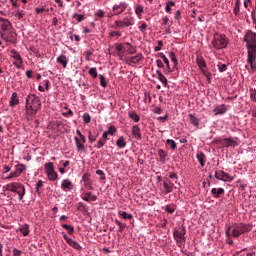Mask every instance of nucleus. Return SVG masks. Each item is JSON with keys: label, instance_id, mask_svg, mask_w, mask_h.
Wrapping results in <instances>:
<instances>
[{"label": "nucleus", "instance_id": "de8ad7c7", "mask_svg": "<svg viewBox=\"0 0 256 256\" xmlns=\"http://www.w3.org/2000/svg\"><path fill=\"white\" fill-rule=\"evenodd\" d=\"M98 77H99V80H100V85L102 87H107V80L105 79V76L100 74Z\"/></svg>", "mask_w": 256, "mask_h": 256}, {"label": "nucleus", "instance_id": "f8f14e48", "mask_svg": "<svg viewBox=\"0 0 256 256\" xmlns=\"http://www.w3.org/2000/svg\"><path fill=\"white\" fill-rule=\"evenodd\" d=\"M11 29H13L11 22L5 18H0V33L11 31Z\"/></svg>", "mask_w": 256, "mask_h": 256}, {"label": "nucleus", "instance_id": "ddd939ff", "mask_svg": "<svg viewBox=\"0 0 256 256\" xmlns=\"http://www.w3.org/2000/svg\"><path fill=\"white\" fill-rule=\"evenodd\" d=\"M63 239L66 241V243H68L70 247H73V249H76V251H81V249H83V247H81V245L78 244L77 241L69 238V236H67V234L65 233H63Z\"/></svg>", "mask_w": 256, "mask_h": 256}, {"label": "nucleus", "instance_id": "4d7b16f0", "mask_svg": "<svg viewBox=\"0 0 256 256\" xmlns=\"http://www.w3.org/2000/svg\"><path fill=\"white\" fill-rule=\"evenodd\" d=\"M158 46H155L154 47V51H161V49H162V47H163V41H161V40H158Z\"/></svg>", "mask_w": 256, "mask_h": 256}, {"label": "nucleus", "instance_id": "58836bf2", "mask_svg": "<svg viewBox=\"0 0 256 256\" xmlns=\"http://www.w3.org/2000/svg\"><path fill=\"white\" fill-rule=\"evenodd\" d=\"M224 146L225 147H233V146H235V142L231 138H225L224 139Z\"/></svg>", "mask_w": 256, "mask_h": 256}, {"label": "nucleus", "instance_id": "473e14b6", "mask_svg": "<svg viewBox=\"0 0 256 256\" xmlns=\"http://www.w3.org/2000/svg\"><path fill=\"white\" fill-rule=\"evenodd\" d=\"M158 57H160V59H163L165 65L167 66L168 71H171V66L169 65V59L167 58V56L160 52L158 53Z\"/></svg>", "mask_w": 256, "mask_h": 256}, {"label": "nucleus", "instance_id": "864d4df0", "mask_svg": "<svg viewBox=\"0 0 256 256\" xmlns=\"http://www.w3.org/2000/svg\"><path fill=\"white\" fill-rule=\"evenodd\" d=\"M217 67H218V71H220V73L225 72V70L227 69V65H226V64H221V63H219V64L217 65Z\"/></svg>", "mask_w": 256, "mask_h": 256}, {"label": "nucleus", "instance_id": "a19ab883", "mask_svg": "<svg viewBox=\"0 0 256 256\" xmlns=\"http://www.w3.org/2000/svg\"><path fill=\"white\" fill-rule=\"evenodd\" d=\"M119 215H120V217H122V219H133V215H131L125 211H120Z\"/></svg>", "mask_w": 256, "mask_h": 256}, {"label": "nucleus", "instance_id": "4be33fe9", "mask_svg": "<svg viewBox=\"0 0 256 256\" xmlns=\"http://www.w3.org/2000/svg\"><path fill=\"white\" fill-rule=\"evenodd\" d=\"M16 193L17 195H19V200L22 201L23 197H25V186L20 183L16 190Z\"/></svg>", "mask_w": 256, "mask_h": 256}, {"label": "nucleus", "instance_id": "f03ea898", "mask_svg": "<svg viewBox=\"0 0 256 256\" xmlns=\"http://www.w3.org/2000/svg\"><path fill=\"white\" fill-rule=\"evenodd\" d=\"M249 231H251V225L249 224H234L226 229V235L227 237L237 238L240 235H243V233H249Z\"/></svg>", "mask_w": 256, "mask_h": 256}, {"label": "nucleus", "instance_id": "c756f323", "mask_svg": "<svg viewBox=\"0 0 256 256\" xmlns=\"http://www.w3.org/2000/svg\"><path fill=\"white\" fill-rule=\"evenodd\" d=\"M57 63H60V65H62L64 68L67 67V63H68L67 56H65L63 54L60 55L57 58Z\"/></svg>", "mask_w": 256, "mask_h": 256}, {"label": "nucleus", "instance_id": "c9c22d12", "mask_svg": "<svg viewBox=\"0 0 256 256\" xmlns=\"http://www.w3.org/2000/svg\"><path fill=\"white\" fill-rule=\"evenodd\" d=\"M122 21L124 22L126 27H131V25L135 24V20L133 19V17H125Z\"/></svg>", "mask_w": 256, "mask_h": 256}, {"label": "nucleus", "instance_id": "1a4fd4ad", "mask_svg": "<svg viewBox=\"0 0 256 256\" xmlns=\"http://www.w3.org/2000/svg\"><path fill=\"white\" fill-rule=\"evenodd\" d=\"M187 233V230L185 229V226L181 227V230L175 229L173 232V237L177 243H181V241H185V235Z\"/></svg>", "mask_w": 256, "mask_h": 256}, {"label": "nucleus", "instance_id": "a878e982", "mask_svg": "<svg viewBox=\"0 0 256 256\" xmlns=\"http://www.w3.org/2000/svg\"><path fill=\"white\" fill-rule=\"evenodd\" d=\"M74 141L77 147V151H85V143L81 142L78 137H74Z\"/></svg>", "mask_w": 256, "mask_h": 256}, {"label": "nucleus", "instance_id": "680f3d73", "mask_svg": "<svg viewBox=\"0 0 256 256\" xmlns=\"http://www.w3.org/2000/svg\"><path fill=\"white\" fill-rule=\"evenodd\" d=\"M16 17H18V19H23V17H25V12L23 10L17 12Z\"/></svg>", "mask_w": 256, "mask_h": 256}, {"label": "nucleus", "instance_id": "ea45409f", "mask_svg": "<svg viewBox=\"0 0 256 256\" xmlns=\"http://www.w3.org/2000/svg\"><path fill=\"white\" fill-rule=\"evenodd\" d=\"M47 177L49 181H57V177H59V175L57 174V172L54 171L47 174Z\"/></svg>", "mask_w": 256, "mask_h": 256}, {"label": "nucleus", "instance_id": "f3484780", "mask_svg": "<svg viewBox=\"0 0 256 256\" xmlns=\"http://www.w3.org/2000/svg\"><path fill=\"white\" fill-rule=\"evenodd\" d=\"M82 181H83L84 187L86 189L93 190V185L91 183V180L89 179V174H87V173L83 174Z\"/></svg>", "mask_w": 256, "mask_h": 256}, {"label": "nucleus", "instance_id": "e2e57ef3", "mask_svg": "<svg viewBox=\"0 0 256 256\" xmlns=\"http://www.w3.org/2000/svg\"><path fill=\"white\" fill-rule=\"evenodd\" d=\"M104 145H105V142H103V140L100 139L96 145V148L101 149V147H103Z\"/></svg>", "mask_w": 256, "mask_h": 256}, {"label": "nucleus", "instance_id": "cd10ccee", "mask_svg": "<svg viewBox=\"0 0 256 256\" xmlns=\"http://www.w3.org/2000/svg\"><path fill=\"white\" fill-rule=\"evenodd\" d=\"M196 158L198 159L201 167H205V161H206V156L203 152H200L196 155Z\"/></svg>", "mask_w": 256, "mask_h": 256}, {"label": "nucleus", "instance_id": "a211bd4d", "mask_svg": "<svg viewBox=\"0 0 256 256\" xmlns=\"http://www.w3.org/2000/svg\"><path fill=\"white\" fill-rule=\"evenodd\" d=\"M211 194L213 195L214 199H219L221 195H225V189L223 188H212Z\"/></svg>", "mask_w": 256, "mask_h": 256}, {"label": "nucleus", "instance_id": "a18cd8bd", "mask_svg": "<svg viewBox=\"0 0 256 256\" xmlns=\"http://www.w3.org/2000/svg\"><path fill=\"white\" fill-rule=\"evenodd\" d=\"M88 73L93 77V79H97L98 77L97 68H90Z\"/></svg>", "mask_w": 256, "mask_h": 256}, {"label": "nucleus", "instance_id": "338daca9", "mask_svg": "<svg viewBox=\"0 0 256 256\" xmlns=\"http://www.w3.org/2000/svg\"><path fill=\"white\" fill-rule=\"evenodd\" d=\"M35 11H36L37 15H40V13H44L45 8L44 7H42V8H35Z\"/></svg>", "mask_w": 256, "mask_h": 256}, {"label": "nucleus", "instance_id": "3c124183", "mask_svg": "<svg viewBox=\"0 0 256 256\" xmlns=\"http://www.w3.org/2000/svg\"><path fill=\"white\" fill-rule=\"evenodd\" d=\"M83 121L84 123H91V115H89V113H85L83 116Z\"/></svg>", "mask_w": 256, "mask_h": 256}, {"label": "nucleus", "instance_id": "e433bc0d", "mask_svg": "<svg viewBox=\"0 0 256 256\" xmlns=\"http://www.w3.org/2000/svg\"><path fill=\"white\" fill-rule=\"evenodd\" d=\"M169 57H170L171 61L173 62L174 67H177V65H179V62L177 60V55L175 54V52H173V51L169 52Z\"/></svg>", "mask_w": 256, "mask_h": 256}, {"label": "nucleus", "instance_id": "20e7f679", "mask_svg": "<svg viewBox=\"0 0 256 256\" xmlns=\"http://www.w3.org/2000/svg\"><path fill=\"white\" fill-rule=\"evenodd\" d=\"M247 49V63L250 65L252 71H255V60H256V46L246 47Z\"/></svg>", "mask_w": 256, "mask_h": 256}, {"label": "nucleus", "instance_id": "dca6fc26", "mask_svg": "<svg viewBox=\"0 0 256 256\" xmlns=\"http://www.w3.org/2000/svg\"><path fill=\"white\" fill-rule=\"evenodd\" d=\"M61 188L64 191H72V189H73V182H71V180H69V179H64L62 181Z\"/></svg>", "mask_w": 256, "mask_h": 256}, {"label": "nucleus", "instance_id": "4c0bfd02", "mask_svg": "<svg viewBox=\"0 0 256 256\" xmlns=\"http://www.w3.org/2000/svg\"><path fill=\"white\" fill-rule=\"evenodd\" d=\"M97 137H99V132L97 133L94 132V134L91 132L88 133V139L90 143H94V141H97Z\"/></svg>", "mask_w": 256, "mask_h": 256}, {"label": "nucleus", "instance_id": "8fccbe9b", "mask_svg": "<svg viewBox=\"0 0 256 256\" xmlns=\"http://www.w3.org/2000/svg\"><path fill=\"white\" fill-rule=\"evenodd\" d=\"M127 45L129 46V48H128V53H129L130 55H135V53H137V49H135V48L133 47V45H131L130 43H127Z\"/></svg>", "mask_w": 256, "mask_h": 256}, {"label": "nucleus", "instance_id": "0eeeda50", "mask_svg": "<svg viewBox=\"0 0 256 256\" xmlns=\"http://www.w3.org/2000/svg\"><path fill=\"white\" fill-rule=\"evenodd\" d=\"M196 64L203 75H205L206 77H209V75H211V73H209V71L206 70L207 62H205V58H203V56H197Z\"/></svg>", "mask_w": 256, "mask_h": 256}, {"label": "nucleus", "instance_id": "5701e85b", "mask_svg": "<svg viewBox=\"0 0 256 256\" xmlns=\"http://www.w3.org/2000/svg\"><path fill=\"white\" fill-rule=\"evenodd\" d=\"M15 105H19V97L17 92H13L10 99V107H15Z\"/></svg>", "mask_w": 256, "mask_h": 256}, {"label": "nucleus", "instance_id": "4468645a", "mask_svg": "<svg viewBox=\"0 0 256 256\" xmlns=\"http://www.w3.org/2000/svg\"><path fill=\"white\" fill-rule=\"evenodd\" d=\"M142 59H143V54L138 53L136 56H132L130 58H127L126 62L128 63V65H131V63L133 65H136V63H139V61H142Z\"/></svg>", "mask_w": 256, "mask_h": 256}, {"label": "nucleus", "instance_id": "bf43d9fd", "mask_svg": "<svg viewBox=\"0 0 256 256\" xmlns=\"http://www.w3.org/2000/svg\"><path fill=\"white\" fill-rule=\"evenodd\" d=\"M110 37H121V32L119 31H112L109 33Z\"/></svg>", "mask_w": 256, "mask_h": 256}, {"label": "nucleus", "instance_id": "9b49d317", "mask_svg": "<svg viewBox=\"0 0 256 256\" xmlns=\"http://www.w3.org/2000/svg\"><path fill=\"white\" fill-rule=\"evenodd\" d=\"M215 177L219 180V181H225L228 183H231V181H233V176L227 174L225 171L223 170H218L215 172Z\"/></svg>", "mask_w": 256, "mask_h": 256}, {"label": "nucleus", "instance_id": "052dcab7", "mask_svg": "<svg viewBox=\"0 0 256 256\" xmlns=\"http://www.w3.org/2000/svg\"><path fill=\"white\" fill-rule=\"evenodd\" d=\"M85 195H86V197H90V199L92 201H95L97 199V196L96 195H92L91 192H87Z\"/></svg>", "mask_w": 256, "mask_h": 256}, {"label": "nucleus", "instance_id": "0e129e2a", "mask_svg": "<svg viewBox=\"0 0 256 256\" xmlns=\"http://www.w3.org/2000/svg\"><path fill=\"white\" fill-rule=\"evenodd\" d=\"M156 64H157V67H159L160 69H163V67H165V65L163 64V61L161 60H156Z\"/></svg>", "mask_w": 256, "mask_h": 256}, {"label": "nucleus", "instance_id": "69168bd1", "mask_svg": "<svg viewBox=\"0 0 256 256\" xmlns=\"http://www.w3.org/2000/svg\"><path fill=\"white\" fill-rule=\"evenodd\" d=\"M140 31L144 32L145 29H147V23L143 22L140 26H139Z\"/></svg>", "mask_w": 256, "mask_h": 256}, {"label": "nucleus", "instance_id": "aec40b11", "mask_svg": "<svg viewBox=\"0 0 256 256\" xmlns=\"http://www.w3.org/2000/svg\"><path fill=\"white\" fill-rule=\"evenodd\" d=\"M20 183L13 182L6 185V191H11V193H17V189H19Z\"/></svg>", "mask_w": 256, "mask_h": 256}, {"label": "nucleus", "instance_id": "6e6552de", "mask_svg": "<svg viewBox=\"0 0 256 256\" xmlns=\"http://www.w3.org/2000/svg\"><path fill=\"white\" fill-rule=\"evenodd\" d=\"M27 169V166L24 164H18L16 165V169L14 172H11L9 176L6 177V179L11 180L15 179L16 177H21V173H23Z\"/></svg>", "mask_w": 256, "mask_h": 256}, {"label": "nucleus", "instance_id": "423d86ee", "mask_svg": "<svg viewBox=\"0 0 256 256\" xmlns=\"http://www.w3.org/2000/svg\"><path fill=\"white\" fill-rule=\"evenodd\" d=\"M1 37L6 43H15L17 41V33L13 31V28L1 33Z\"/></svg>", "mask_w": 256, "mask_h": 256}, {"label": "nucleus", "instance_id": "774afa93", "mask_svg": "<svg viewBox=\"0 0 256 256\" xmlns=\"http://www.w3.org/2000/svg\"><path fill=\"white\" fill-rule=\"evenodd\" d=\"M239 11H241V6L235 5L234 14L239 15Z\"/></svg>", "mask_w": 256, "mask_h": 256}, {"label": "nucleus", "instance_id": "603ef678", "mask_svg": "<svg viewBox=\"0 0 256 256\" xmlns=\"http://www.w3.org/2000/svg\"><path fill=\"white\" fill-rule=\"evenodd\" d=\"M41 187H43V181L42 180H39L37 183H36V190H35V193H37L39 195V189H41Z\"/></svg>", "mask_w": 256, "mask_h": 256}, {"label": "nucleus", "instance_id": "6e6d98bb", "mask_svg": "<svg viewBox=\"0 0 256 256\" xmlns=\"http://www.w3.org/2000/svg\"><path fill=\"white\" fill-rule=\"evenodd\" d=\"M96 175H99L100 179H102V181H105L106 177H105V172H103V170H97Z\"/></svg>", "mask_w": 256, "mask_h": 256}, {"label": "nucleus", "instance_id": "13d9d810", "mask_svg": "<svg viewBox=\"0 0 256 256\" xmlns=\"http://www.w3.org/2000/svg\"><path fill=\"white\" fill-rule=\"evenodd\" d=\"M117 132V128L115 126H110L109 130L106 132L108 135H113V133Z\"/></svg>", "mask_w": 256, "mask_h": 256}, {"label": "nucleus", "instance_id": "bb28decb", "mask_svg": "<svg viewBox=\"0 0 256 256\" xmlns=\"http://www.w3.org/2000/svg\"><path fill=\"white\" fill-rule=\"evenodd\" d=\"M44 169H45L46 175H49V173H53L55 171V167L53 166V162L46 163L44 165Z\"/></svg>", "mask_w": 256, "mask_h": 256}, {"label": "nucleus", "instance_id": "49530a36", "mask_svg": "<svg viewBox=\"0 0 256 256\" xmlns=\"http://www.w3.org/2000/svg\"><path fill=\"white\" fill-rule=\"evenodd\" d=\"M143 6L142 5H138L135 9V13L136 15H138V17H141V15H143Z\"/></svg>", "mask_w": 256, "mask_h": 256}, {"label": "nucleus", "instance_id": "39448f33", "mask_svg": "<svg viewBox=\"0 0 256 256\" xmlns=\"http://www.w3.org/2000/svg\"><path fill=\"white\" fill-rule=\"evenodd\" d=\"M243 41L246 43V47H256V33L248 30L243 37Z\"/></svg>", "mask_w": 256, "mask_h": 256}, {"label": "nucleus", "instance_id": "79ce46f5", "mask_svg": "<svg viewBox=\"0 0 256 256\" xmlns=\"http://www.w3.org/2000/svg\"><path fill=\"white\" fill-rule=\"evenodd\" d=\"M166 144L170 145V147H171V149H173V151H175V149H177V143H175V140L167 139Z\"/></svg>", "mask_w": 256, "mask_h": 256}, {"label": "nucleus", "instance_id": "72a5a7b5", "mask_svg": "<svg viewBox=\"0 0 256 256\" xmlns=\"http://www.w3.org/2000/svg\"><path fill=\"white\" fill-rule=\"evenodd\" d=\"M61 227L63 229H66V231L68 232V235H73V233L75 232V227L68 225V224H62Z\"/></svg>", "mask_w": 256, "mask_h": 256}, {"label": "nucleus", "instance_id": "7c9ffc66", "mask_svg": "<svg viewBox=\"0 0 256 256\" xmlns=\"http://www.w3.org/2000/svg\"><path fill=\"white\" fill-rule=\"evenodd\" d=\"M156 73L158 75L159 81L161 83H163V85H165V87H167V77H165V75H163V73H161V70H157Z\"/></svg>", "mask_w": 256, "mask_h": 256}, {"label": "nucleus", "instance_id": "2eb2a0df", "mask_svg": "<svg viewBox=\"0 0 256 256\" xmlns=\"http://www.w3.org/2000/svg\"><path fill=\"white\" fill-rule=\"evenodd\" d=\"M12 54L14 59L16 60L14 62L15 67H17V69H21V65H23V59H21V55L17 53L15 50H12Z\"/></svg>", "mask_w": 256, "mask_h": 256}, {"label": "nucleus", "instance_id": "9d476101", "mask_svg": "<svg viewBox=\"0 0 256 256\" xmlns=\"http://www.w3.org/2000/svg\"><path fill=\"white\" fill-rule=\"evenodd\" d=\"M127 9V3L120 2L119 4H115L112 8V13L110 14V17H113V15H121Z\"/></svg>", "mask_w": 256, "mask_h": 256}, {"label": "nucleus", "instance_id": "f257e3e1", "mask_svg": "<svg viewBox=\"0 0 256 256\" xmlns=\"http://www.w3.org/2000/svg\"><path fill=\"white\" fill-rule=\"evenodd\" d=\"M26 113L27 115H37V111L41 109V100L35 94H29L26 98Z\"/></svg>", "mask_w": 256, "mask_h": 256}, {"label": "nucleus", "instance_id": "b1692460", "mask_svg": "<svg viewBox=\"0 0 256 256\" xmlns=\"http://www.w3.org/2000/svg\"><path fill=\"white\" fill-rule=\"evenodd\" d=\"M163 187L165 189V195H167L173 191V187H175V184H173V182L167 183L164 181Z\"/></svg>", "mask_w": 256, "mask_h": 256}, {"label": "nucleus", "instance_id": "393cba45", "mask_svg": "<svg viewBox=\"0 0 256 256\" xmlns=\"http://www.w3.org/2000/svg\"><path fill=\"white\" fill-rule=\"evenodd\" d=\"M158 157L160 159V163H166L167 161V152L163 149L158 150Z\"/></svg>", "mask_w": 256, "mask_h": 256}, {"label": "nucleus", "instance_id": "412c9836", "mask_svg": "<svg viewBox=\"0 0 256 256\" xmlns=\"http://www.w3.org/2000/svg\"><path fill=\"white\" fill-rule=\"evenodd\" d=\"M214 113L215 115H225V113H227V106H225L224 104L217 106L214 109Z\"/></svg>", "mask_w": 256, "mask_h": 256}, {"label": "nucleus", "instance_id": "37998d69", "mask_svg": "<svg viewBox=\"0 0 256 256\" xmlns=\"http://www.w3.org/2000/svg\"><path fill=\"white\" fill-rule=\"evenodd\" d=\"M73 19H77L78 23H81V21L85 20V15L74 13Z\"/></svg>", "mask_w": 256, "mask_h": 256}, {"label": "nucleus", "instance_id": "5fc2aeb1", "mask_svg": "<svg viewBox=\"0 0 256 256\" xmlns=\"http://www.w3.org/2000/svg\"><path fill=\"white\" fill-rule=\"evenodd\" d=\"M12 254H13L12 256H21L23 255V252L17 248H13Z\"/></svg>", "mask_w": 256, "mask_h": 256}, {"label": "nucleus", "instance_id": "2f4dec72", "mask_svg": "<svg viewBox=\"0 0 256 256\" xmlns=\"http://www.w3.org/2000/svg\"><path fill=\"white\" fill-rule=\"evenodd\" d=\"M18 231H20L24 237H27V235H29V225L24 224L22 227L18 228Z\"/></svg>", "mask_w": 256, "mask_h": 256}, {"label": "nucleus", "instance_id": "f704fd0d", "mask_svg": "<svg viewBox=\"0 0 256 256\" xmlns=\"http://www.w3.org/2000/svg\"><path fill=\"white\" fill-rule=\"evenodd\" d=\"M188 117L190 119V123L192 125H194V127H198L199 126V119L197 117H195V115L189 114Z\"/></svg>", "mask_w": 256, "mask_h": 256}, {"label": "nucleus", "instance_id": "09e8293b", "mask_svg": "<svg viewBox=\"0 0 256 256\" xmlns=\"http://www.w3.org/2000/svg\"><path fill=\"white\" fill-rule=\"evenodd\" d=\"M129 117H130V119H133V121L135 122V123H139V115H137V113H130L129 114Z\"/></svg>", "mask_w": 256, "mask_h": 256}, {"label": "nucleus", "instance_id": "c85d7f7f", "mask_svg": "<svg viewBox=\"0 0 256 256\" xmlns=\"http://www.w3.org/2000/svg\"><path fill=\"white\" fill-rule=\"evenodd\" d=\"M116 145L120 149H125V147H127V142H125V138H123V136H120L119 139L116 141Z\"/></svg>", "mask_w": 256, "mask_h": 256}, {"label": "nucleus", "instance_id": "7ed1b4c3", "mask_svg": "<svg viewBox=\"0 0 256 256\" xmlns=\"http://www.w3.org/2000/svg\"><path fill=\"white\" fill-rule=\"evenodd\" d=\"M227 43H229V40H227V36L224 34H214L212 45L214 49H225L227 47Z\"/></svg>", "mask_w": 256, "mask_h": 256}, {"label": "nucleus", "instance_id": "6ab92c4d", "mask_svg": "<svg viewBox=\"0 0 256 256\" xmlns=\"http://www.w3.org/2000/svg\"><path fill=\"white\" fill-rule=\"evenodd\" d=\"M132 135L134 139L141 141V128L138 125L132 127Z\"/></svg>", "mask_w": 256, "mask_h": 256}, {"label": "nucleus", "instance_id": "c03bdc74", "mask_svg": "<svg viewBox=\"0 0 256 256\" xmlns=\"http://www.w3.org/2000/svg\"><path fill=\"white\" fill-rule=\"evenodd\" d=\"M171 7H175V2L168 1L165 7L166 13H171Z\"/></svg>", "mask_w": 256, "mask_h": 256}]
</instances>
